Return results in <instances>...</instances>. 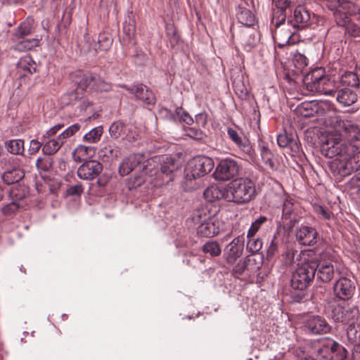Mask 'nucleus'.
<instances>
[{
    "instance_id": "obj_1",
    "label": "nucleus",
    "mask_w": 360,
    "mask_h": 360,
    "mask_svg": "<svg viewBox=\"0 0 360 360\" xmlns=\"http://www.w3.org/2000/svg\"><path fill=\"white\" fill-rule=\"evenodd\" d=\"M321 153L328 158H336L330 162L332 171L346 176L357 172L356 178L360 180V151L355 145L347 144L346 141L330 136L322 143Z\"/></svg>"
},
{
    "instance_id": "obj_2",
    "label": "nucleus",
    "mask_w": 360,
    "mask_h": 360,
    "mask_svg": "<svg viewBox=\"0 0 360 360\" xmlns=\"http://www.w3.org/2000/svg\"><path fill=\"white\" fill-rule=\"evenodd\" d=\"M306 89L312 93L334 96L338 85L330 75H326L322 68H316L307 73L303 79Z\"/></svg>"
},
{
    "instance_id": "obj_3",
    "label": "nucleus",
    "mask_w": 360,
    "mask_h": 360,
    "mask_svg": "<svg viewBox=\"0 0 360 360\" xmlns=\"http://www.w3.org/2000/svg\"><path fill=\"white\" fill-rule=\"evenodd\" d=\"M214 167L212 158L198 155L191 159L184 170L183 183L188 188L193 187L192 182L209 174Z\"/></svg>"
},
{
    "instance_id": "obj_4",
    "label": "nucleus",
    "mask_w": 360,
    "mask_h": 360,
    "mask_svg": "<svg viewBox=\"0 0 360 360\" xmlns=\"http://www.w3.org/2000/svg\"><path fill=\"white\" fill-rule=\"evenodd\" d=\"M318 266L316 259H308L298 265L292 273L291 287L295 290H304L312 283Z\"/></svg>"
},
{
    "instance_id": "obj_5",
    "label": "nucleus",
    "mask_w": 360,
    "mask_h": 360,
    "mask_svg": "<svg viewBox=\"0 0 360 360\" xmlns=\"http://www.w3.org/2000/svg\"><path fill=\"white\" fill-rule=\"evenodd\" d=\"M232 202L238 205L246 204L257 195L255 182L250 178H240L233 181L229 186Z\"/></svg>"
},
{
    "instance_id": "obj_6",
    "label": "nucleus",
    "mask_w": 360,
    "mask_h": 360,
    "mask_svg": "<svg viewBox=\"0 0 360 360\" xmlns=\"http://www.w3.org/2000/svg\"><path fill=\"white\" fill-rule=\"evenodd\" d=\"M316 355L324 360H345L347 350L341 344L330 338L319 339L314 344Z\"/></svg>"
},
{
    "instance_id": "obj_7",
    "label": "nucleus",
    "mask_w": 360,
    "mask_h": 360,
    "mask_svg": "<svg viewBox=\"0 0 360 360\" xmlns=\"http://www.w3.org/2000/svg\"><path fill=\"white\" fill-rule=\"evenodd\" d=\"M136 169L141 172L153 176L156 174L155 166L143 154L136 153L124 158L119 166V173L121 176L129 174Z\"/></svg>"
},
{
    "instance_id": "obj_8",
    "label": "nucleus",
    "mask_w": 360,
    "mask_h": 360,
    "mask_svg": "<svg viewBox=\"0 0 360 360\" xmlns=\"http://www.w3.org/2000/svg\"><path fill=\"white\" fill-rule=\"evenodd\" d=\"M297 0H272L271 8V26L278 29L288 20Z\"/></svg>"
},
{
    "instance_id": "obj_9",
    "label": "nucleus",
    "mask_w": 360,
    "mask_h": 360,
    "mask_svg": "<svg viewBox=\"0 0 360 360\" xmlns=\"http://www.w3.org/2000/svg\"><path fill=\"white\" fill-rule=\"evenodd\" d=\"M338 257L332 249H327L322 252L321 260L317 261V278L323 283L330 282L335 276L334 263H337Z\"/></svg>"
},
{
    "instance_id": "obj_10",
    "label": "nucleus",
    "mask_w": 360,
    "mask_h": 360,
    "mask_svg": "<svg viewBox=\"0 0 360 360\" xmlns=\"http://www.w3.org/2000/svg\"><path fill=\"white\" fill-rule=\"evenodd\" d=\"M304 331L311 335H322L330 333L332 326L320 315H309L303 323Z\"/></svg>"
},
{
    "instance_id": "obj_11",
    "label": "nucleus",
    "mask_w": 360,
    "mask_h": 360,
    "mask_svg": "<svg viewBox=\"0 0 360 360\" xmlns=\"http://www.w3.org/2000/svg\"><path fill=\"white\" fill-rule=\"evenodd\" d=\"M240 168L241 167L237 160L226 158L219 161L214 175L216 179L229 181L238 175Z\"/></svg>"
},
{
    "instance_id": "obj_12",
    "label": "nucleus",
    "mask_w": 360,
    "mask_h": 360,
    "mask_svg": "<svg viewBox=\"0 0 360 360\" xmlns=\"http://www.w3.org/2000/svg\"><path fill=\"white\" fill-rule=\"evenodd\" d=\"M17 160L13 157L4 158V172L1 174V179L6 185H11L20 181L25 177V171L19 166L13 165Z\"/></svg>"
},
{
    "instance_id": "obj_13",
    "label": "nucleus",
    "mask_w": 360,
    "mask_h": 360,
    "mask_svg": "<svg viewBox=\"0 0 360 360\" xmlns=\"http://www.w3.org/2000/svg\"><path fill=\"white\" fill-rule=\"evenodd\" d=\"M227 135L243 155L250 159L255 158V153L249 139L241 131L236 130L232 127H228Z\"/></svg>"
},
{
    "instance_id": "obj_14",
    "label": "nucleus",
    "mask_w": 360,
    "mask_h": 360,
    "mask_svg": "<svg viewBox=\"0 0 360 360\" xmlns=\"http://www.w3.org/2000/svg\"><path fill=\"white\" fill-rule=\"evenodd\" d=\"M288 24L296 30H304L311 25L310 11L299 1L292 10V13L288 17Z\"/></svg>"
},
{
    "instance_id": "obj_15",
    "label": "nucleus",
    "mask_w": 360,
    "mask_h": 360,
    "mask_svg": "<svg viewBox=\"0 0 360 360\" xmlns=\"http://www.w3.org/2000/svg\"><path fill=\"white\" fill-rule=\"evenodd\" d=\"M179 167L180 165L177 160L172 157H165L163 158L161 162L160 171L158 172L155 168L156 174L153 175H158V177L161 178L162 182L160 185L168 184L174 180L175 174Z\"/></svg>"
},
{
    "instance_id": "obj_16",
    "label": "nucleus",
    "mask_w": 360,
    "mask_h": 360,
    "mask_svg": "<svg viewBox=\"0 0 360 360\" xmlns=\"http://www.w3.org/2000/svg\"><path fill=\"white\" fill-rule=\"evenodd\" d=\"M354 282L346 276H340L333 284V292L335 297L340 300H350L354 294Z\"/></svg>"
},
{
    "instance_id": "obj_17",
    "label": "nucleus",
    "mask_w": 360,
    "mask_h": 360,
    "mask_svg": "<svg viewBox=\"0 0 360 360\" xmlns=\"http://www.w3.org/2000/svg\"><path fill=\"white\" fill-rule=\"evenodd\" d=\"M335 127L347 140V144L354 145L355 141H360V128L352 121L336 118Z\"/></svg>"
},
{
    "instance_id": "obj_18",
    "label": "nucleus",
    "mask_w": 360,
    "mask_h": 360,
    "mask_svg": "<svg viewBox=\"0 0 360 360\" xmlns=\"http://www.w3.org/2000/svg\"><path fill=\"white\" fill-rule=\"evenodd\" d=\"M335 127L347 140V144L354 145L355 141H360V128L352 121L336 118Z\"/></svg>"
},
{
    "instance_id": "obj_19",
    "label": "nucleus",
    "mask_w": 360,
    "mask_h": 360,
    "mask_svg": "<svg viewBox=\"0 0 360 360\" xmlns=\"http://www.w3.org/2000/svg\"><path fill=\"white\" fill-rule=\"evenodd\" d=\"M109 134L115 139L120 138L129 142L136 140L138 136L133 126L122 121L114 122L109 127Z\"/></svg>"
},
{
    "instance_id": "obj_20",
    "label": "nucleus",
    "mask_w": 360,
    "mask_h": 360,
    "mask_svg": "<svg viewBox=\"0 0 360 360\" xmlns=\"http://www.w3.org/2000/svg\"><path fill=\"white\" fill-rule=\"evenodd\" d=\"M296 240L302 245L314 246L319 239L316 228L309 224H301L295 229Z\"/></svg>"
},
{
    "instance_id": "obj_21",
    "label": "nucleus",
    "mask_w": 360,
    "mask_h": 360,
    "mask_svg": "<svg viewBox=\"0 0 360 360\" xmlns=\"http://www.w3.org/2000/svg\"><path fill=\"white\" fill-rule=\"evenodd\" d=\"M120 86L130 94H134L137 99L142 101L147 105H154L155 103L156 98L154 94L143 84L131 86L122 84Z\"/></svg>"
},
{
    "instance_id": "obj_22",
    "label": "nucleus",
    "mask_w": 360,
    "mask_h": 360,
    "mask_svg": "<svg viewBox=\"0 0 360 360\" xmlns=\"http://www.w3.org/2000/svg\"><path fill=\"white\" fill-rule=\"evenodd\" d=\"M103 165L94 160L85 161L77 169V176L84 180H92L103 171Z\"/></svg>"
},
{
    "instance_id": "obj_23",
    "label": "nucleus",
    "mask_w": 360,
    "mask_h": 360,
    "mask_svg": "<svg viewBox=\"0 0 360 360\" xmlns=\"http://www.w3.org/2000/svg\"><path fill=\"white\" fill-rule=\"evenodd\" d=\"M243 238L240 236L233 238L224 250V256L226 263L229 265H233L243 255Z\"/></svg>"
},
{
    "instance_id": "obj_24",
    "label": "nucleus",
    "mask_w": 360,
    "mask_h": 360,
    "mask_svg": "<svg viewBox=\"0 0 360 360\" xmlns=\"http://www.w3.org/2000/svg\"><path fill=\"white\" fill-rule=\"evenodd\" d=\"M298 207V203L295 202L293 199L287 198L283 204L282 219H289L288 228L292 229L299 222V218L297 216L296 210Z\"/></svg>"
},
{
    "instance_id": "obj_25",
    "label": "nucleus",
    "mask_w": 360,
    "mask_h": 360,
    "mask_svg": "<svg viewBox=\"0 0 360 360\" xmlns=\"http://www.w3.org/2000/svg\"><path fill=\"white\" fill-rule=\"evenodd\" d=\"M277 143L281 148L288 147L292 152V155H300L301 143L294 139L291 134H287L286 131L277 136Z\"/></svg>"
},
{
    "instance_id": "obj_26",
    "label": "nucleus",
    "mask_w": 360,
    "mask_h": 360,
    "mask_svg": "<svg viewBox=\"0 0 360 360\" xmlns=\"http://www.w3.org/2000/svg\"><path fill=\"white\" fill-rule=\"evenodd\" d=\"M94 74L91 72L84 74L78 71L70 75V79L74 86H77L78 89L83 91L88 87L91 88L94 82Z\"/></svg>"
},
{
    "instance_id": "obj_27",
    "label": "nucleus",
    "mask_w": 360,
    "mask_h": 360,
    "mask_svg": "<svg viewBox=\"0 0 360 360\" xmlns=\"http://www.w3.org/2000/svg\"><path fill=\"white\" fill-rule=\"evenodd\" d=\"M243 259L246 265L247 276H248L256 274L263 264L262 255H250Z\"/></svg>"
},
{
    "instance_id": "obj_28",
    "label": "nucleus",
    "mask_w": 360,
    "mask_h": 360,
    "mask_svg": "<svg viewBox=\"0 0 360 360\" xmlns=\"http://www.w3.org/2000/svg\"><path fill=\"white\" fill-rule=\"evenodd\" d=\"M236 18L240 23L246 27H252L256 22L253 13L242 4H239L236 8Z\"/></svg>"
},
{
    "instance_id": "obj_29",
    "label": "nucleus",
    "mask_w": 360,
    "mask_h": 360,
    "mask_svg": "<svg viewBox=\"0 0 360 360\" xmlns=\"http://www.w3.org/2000/svg\"><path fill=\"white\" fill-rule=\"evenodd\" d=\"M6 151L11 155L24 156L25 141L22 139L7 140L4 142Z\"/></svg>"
},
{
    "instance_id": "obj_30",
    "label": "nucleus",
    "mask_w": 360,
    "mask_h": 360,
    "mask_svg": "<svg viewBox=\"0 0 360 360\" xmlns=\"http://www.w3.org/2000/svg\"><path fill=\"white\" fill-rule=\"evenodd\" d=\"M227 195L228 193L225 188L217 186H211L206 188L203 193L205 199L209 202L225 198Z\"/></svg>"
},
{
    "instance_id": "obj_31",
    "label": "nucleus",
    "mask_w": 360,
    "mask_h": 360,
    "mask_svg": "<svg viewBox=\"0 0 360 360\" xmlns=\"http://www.w3.org/2000/svg\"><path fill=\"white\" fill-rule=\"evenodd\" d=\"M8 193V196L11 200H13L16 202H20L24 200L29 194V190L25 185L18 184L13 186L9 190L5 188V195Z\"/></svg>"
},
{
    "instance_id": "obj_32",
    "label": "nucleus",
    "mask_w": 360,
    "mask_h": 360,
    "mask_svg": "<svg viewBox=\"0 0 360 360\" xmlns=\"http://www.w3.org/2000/svg\"><path fill=\"white\" fill-rule=\"evenodd\" d=\"M197 233L202 237L211 238L219 233V228L213 221L208 220L198 226Z\"/></svg>"
},
{
    "instance_id": "obj_33",
    "label": "nucleus",
    "mask_w": 360,
    "mask_h": 360,
    "mask_svg": "<svg viewBox=\"0 0 360 360\" xmlns=\"http://www.w3.org/2000/svg\"><path fill=\"white\" fill-rule=\"evenodd\" d=\"M18 68L22 71L25 76L32 75L37 70V64L30 56L21 58L18 63Z\"/></svg>"
},
{
    "instance_id": "obj_34",
    "label": "nucleus",
    "mask_w": 360,
    "mask_h": 360,
    "mask_svg": "<svg viewBox=\"0 0 360 360\" xmlns=\"http://www.w3.org/2000/svg\"><path fill=\"white\" fill-rule=\"evenodd\" d=\"M337 101L344 106H350L357 101V94L349 89H342L338 92Z\"/></svg>"
},
{
    "instance_id": "obj_35",
    "label": "nucleus",
    "mask_w": 360,
    "mask_h": 360,
    "mask_svg": "<svg viewBox=\"0 0 360 360\" xmlns=\"http://www.w3.org/2000/svg\"><path fill=\"white\" fill-rule=\"evenodd\" d=\"M344 318L345 320L342 323L348 326H357V327H360V312L357 307L346 310Z\"/></svg>"
},
{
    "instance_id": "obj_36",
    "label": "nucleus",
    "mask_w": 360,
    "mask_h": 360,
    "mask_svg": "<svg viewBox=\"0 0 360 360\" xmlns=\"http://www.w3.org/2000/svg\"><path fill=\"white\" fill-rule=\"evenodd\" d=\"M39 44L40 39H39L32 38L22 39L18 41L15 45H13V49L18 52L27 51L32 50L35 47L39 46Z\"/></svg>"
},
{
    "instance_id": "obj_37",
    "label": "nucleus",
    "mask_w": 360,
    "mask_h": 360,
    "mask_svg": "<svg viewBox=\"0 0 360 360\" xmlns=\"http://www.w3.org/2000/svg\"><path fill=\"white\" fill-rule=\"evenodd\" d=\"M340 82L343 86L359 88L360 84L359 77L353 71H345L340 77Z\"/></svg>"
},
{
    "instance_id": "obj_38",
    "label": "nucleus",
    "mask_w": 360,
    "mask_h": 360,
    "mask_svg": "<svg viewBox=\"0 0 360 360\" xmlns=\"http://www.w3.org/2000/svg\"><path fill=\"white\" fill-rule=\"evenodd\" d=\"M165 110L171 114V117L174 121L178 120L179 122H184L188 125H191L194 122L193 117L182 107H177L174 113H172L170 110L166 108Z\"/></svg>"
},
{
    "instance_id": "obj_39",
    "label": "nucleus",
    "mask_w": 360,
    "mask_h": 360,
    "mask_svg": "<svg viewBox=\"0 0 360 360\" xmlns=\"http://www.w3.org/2000/svg\"><path fill=\"white\" fill-rule=\"evenodd\" d=\"M63 144V141L59 139L58 136L57 139H52L46 141L42 146V152L47 155H53L58 151Z\"/></svg>"
},
{
    "instance_id": "obj_40",
    "label": "nucleus",
    "mask_w": 360,
    "mask_h": 360,
    "mask_svg": "<svg viewBox=\"0 0 360 360\" xmlns=\"http://www.w3.org/2000/svg\"><path fill=\"white\" fill-rule=\"evenodd\" d=\"M338 6L342 8L350 17L351 16H360V4L357 3L351 2L346 0H338ZM357 20H360V17L357 18Z\"/></svg>"
},
{
    "instance_id": "obj_41",
    "label": "nucleus",
    "mask_w": 360,
    "mask_h": 360,
    "mask_svg": "<svg viewBox=\"0 0 360 360\" xmlns=\"http://www.w3.org/2000/svg\"><path fill=\"white\" fill-rule=\"evenodd\" d=\"M202 251L211 257H216L221 255V248L216 240H209L201 248Z\"/></svg>"
},
{
    "instance_id": "obj_42",
    "label": "nucleus",
    "mask_w": 360,
    "mask_h": 360,
    "mask_svg": "<svg viewBox=\"0 0 360 360\" xmlns=\"http://www.w3.org/2000/svg\"><path fill=\"white\" fill-rule=\"evenodd\" d=\"M205 259L202 255L194 254L192 252L185 254V259L184 263L189 267L197 269L202 264H204Z\"/></svg>"
},
{
    "instance_id": "obj_43",
    "label": "nucleus",
    "mask_w": 360,
    "mask_h": 360,
    "mask_svg": "<svg viewBox=\"0 0 360 360\" xmlns=\"http://www.w3.org/2000/svg\"><path fill=\"white\" fill-rule=\"evenodd\" d=\"M91 89L98 92H108L112 89V84L105 82L96 73H94Z\"/></svg>"
},
{
    "instance_id": "obj_44",
    "label": "nucleus",
    "mask_w": 360,
    "mask_h": 360,
    "mask_svg": "<svg viewBox=\"0 0 360 360\" xmlns=\"http://www.w3.org/2000/svg\"><path fill=\"white\" fill-rule=\"evenodd\" d=\"M103 134V127L102 126H98L85 134L82 140L83 141L89 143H97L101 140Z\"/></svg>"
},
{
    "instance_id": "obj_45",
    "label": "nucleus",
    "mask_w": 360,
    "mask_h": 360,
    "mask_svg": "<svg viewBox=\"0 0 360 360\" xmlns=\"http://www.w3.org/2000/svg\"><path fill=\"white\" fill-rule=\"evenodd\" d=\"M91 152L94 153L93 147L79 145L72 152V156L76 162H80L87 158Z\"/></svg>"
},
{
    "instance_id": "obj_46",
    "label": "nucleus",
    "mask_w": 360,
    "mask_h": 360,
    "mask_svg": "<svg viewBox=\"0 0 360 360\" xmlns=\"http://www.w3.org/2000/svg\"><path fill=\"white\" fill-rule=\"evenodd\" d=\"M166 36L171 48L174 49L179 44L180 37L173 24H167L166 25Z\"/></svg>"
},
{
    "instance_id": "obj_47",
    "label": "nucleus",
    "mask_w": 360,
    "mask_h": 360,
    "mask_svg": "<svg viewBox=\"0 0 360 360\" xmlns=\"http://www.w3.org/2000/svg\"><path fill=\"white\" fill-rule=\"evenodd\" d=\"M330 317L335 323H342L345 319L344 315L346 310L345 307L340 304H333L330 305Z\"/></svg>"
},
{
    "instance_id": "obj_48",
    "label": "nucleus",
    "mask_w": 360,
    "mask_h": 360,
    "mask_svg": "<svg viewBox=\"0 0 360 360\" xmlns=\"http://www.w3.org/2000/svg\"><path fill=\"white\" fill-rule=\"evenodd\" d=\"M112 42L113 38L109 32H101L98 37V49L106 51L111 47Z\"/></svg>"
},
{
    "instance_id": "obj_49",
    "label": "nucleus",
    "mask_w": 360,
    "mask_h": 360,
    "mask_svg": "<svg viewBox=\"0 0 360 360\" xmlns=\"http://www.w3.org/2000/svg\"><path fill=\"white\" fill-rule=\"evenodd\" d=\"M33 22L34 20L29 18L22 22L18 27L15 34V36L19 39H22L25 37L29 35L32 32Z\"/></svg>"
},
{
    "instance_id": "obj_50",
    "label": "nucleus",
    "mask_w": 360,
    "mask_h": 360,
    "mask_svg": "<svg viewBox=\"0 0 360 360\" xmlns=\"http://www.w3.org/2000/svg\"><path fill=\"white\" fill-rule=\"evenodd\" d=\"M263 243L259 238L252 236L248 238L246 250L252 253L251 255H260L259 250L262 248Z\"/></svg>"
},
{
    "instance_id": "obj_51",
    "label": "nucleus",
    "mask_w": 360,
    "mask_h": 360,
    "mask_svg": "<svg viewBox=\"0 0 360 360\" xmlns=\"http://www.w3.org/2000/svg\"><path fill=\"white\" fill-rule=\"evenodd\" d=\"M342 9V8H338L334 13V18L337 25L340 27H344L345 28L351 22L350 16Z\"/></svg>"
},
{
    "instance_id": "obj_52",
    "label": "nucleus",
    "mask_w": 360,
    "mask_h": 360,
    "mask_svg": "<svg viewBox=\"0 0 360 360\" xmlns=\"http://www.w3.org/2000/svg\"><path fill=\"white\" fill-rule=\"evenodd\" d=\"M347 337L348 341L354 347L360 345V327H357V326H348Z\"/></svg>"
},
{
    "instance_id": "obj_53",
    "label": "nucleus",
    "mask_w": 360,
    "mask_h": 360,
    "mask_svg": "<svg viewBox=\"0 0 360 360\" xmlns=\"http://www.w3.org/2000/svg\"><path fill=\"white\" fill-rule=\"evenodd\" d=\"M22 207L20 202L11 200L10 202L5 204L1 209V214L6 217H11L16 214L18 210Z\"/></svg>"
},
{
    "instance_id": "obj_54",
    "label": "nucleus",
    "mask_w": 360,
    "mask_h": 360,
    "mask_svg": "<svg viewBox=\"0 0 360 360\" xmlns=\"http://www.w3.org/2000/svg\"><path fill=\"white\" fill-rule=\"evenodd\" d=\"M268 221V218L265 216H259L252 224L248 231L247 238L256 236L257 233L261 226Z\"/></svg>"
},
{
    "instance_id": "obj_55",
    "label": "nucleus",
    "mask_w": 360,
    "mask_h": 360,
    "mask_svg": "<svg viewBox=\"0 0 360 360\" xmlns=\"http://www.w3.org/2000/svg\"><path fill=\"white\" fill-rule=\"evenodd\" d=\"M81 129V124L75 123L66 128L60 135L59 139H62L64 143L66 141L76 134Z\"/></svg>"
},
{
    "instance_id": "obj_56",
    "label": "nucleus",
    "mask_w": 360,
    "mask_h": 360,
    "mask_svg": "<svg viewBox=\"0 0 360 360\" xmlns=\"http://www.w3.org/2000/svg\"><path fill=\"white\" fill-rule=\"evenodd\" d=\"M257 41L254 34H245L241 38V44L246 51H250L256 46Z\"/></svg>"
},
{
    "instance_id": "obj_57",
    "label": "nucleus",
    "mask_w": 360,
    "mask_h": 360,
    "mask_svg": "<svg viewBox=\"0 0 360 360\" xmlns=\"http://www.w3.org/2000/svg\"><path fill=\"white\" fill-rule=\"evenodd\" d=\"M145 174L142 173L139 175H134L131 177L127 183V187L129 190L136 189V188L141 186L146 181V178L144 177ZM146 176H149L148 174H146Z\"/></svg>"
},
{
    "instance_id": "obj_58",
    "label": "nucleus",
    "mask_w": 360,
    "mask_h": 360,
    "mask_svg": "<svg viewBox=\"0 0 360 360\" xmlns=\"http://www.w3.org/2000/svg\"><path fill=\"white\" fill-rule=\"evenodd\" d=\"M101 153L104 157H106L109 159L115 158L120 154L119 148L115 145L111 144H108L103 147L101 150Z\"/></svg>"
},
{
    "instance_id": "obj_59",
    "label": "nucleus",
    "mask_w": 360,
    "mask_h": 360,
    "mask_svg": "<svg viewBox=\"0 0 360 360\" xmlns=\"http://www.w3.org/2000/svg\"><path fill=\"white\" fill-rule=\"evenodd\" d=\"M186 131V135L194 140L202 141L206 137L205 134L201 129L194 127H188Z\"/></svg>"
},
{
    "instance_id": "obj_60",
    "label": "nucleus",
    "mask_w": 360,
    "mask_h": 360,
    "mask_svg": "<svg viewBox=\"0 0 360 360\" xmlns=\"http://www.w3.org/2000/svg\"><path fill=\"white\" fill-rule=\"evenodd\" d=\"M53 162L50 158H38L36 167L39 170L48 172L52 167Z\"/></svg>"
},
{
    "instance_id": "obj_61",
    "label": "nucleus",
    "mask_w": 360,
    "mask_h": 360,
    "mask_svg": "<svg viewBox=\"0 0 360 360\" xmlns=\"http://www.w3.org/2000/svg\"><path fill=\"white\" fill-rule=\"evenodd\" d=\"M123 32L130 39L136 32V25L134 20L129 19L123 23Z\"/></svg>"
},
{
    "instance_id": "obj_62",
    "label": "nucleus",
    "mask_w": 360,
    "mask_h": 360,
    "mask_svg": "<svg viewBox=\"0 0 360 360\" xmlns=\"http://www.w3.org/2000/svg\"><path fill=\"white\" fill-rule=\"evenodd\" d=\"M293 61L295 66L299 69H302L308 65V58L303 54L296 51L293 54Z\"/></svg>"
},
{
    "instance_id": "obj_63",
    "label": "nucleus",
    "mask_w": 360,
    "mask_h": 360,
    "mask_svg": "<svg viewBox=\"0 0 360 360\" xmlns=\"http://www.w3.org/2000/svg\"><path fill=\"white\" fill-rule=\"evenodd\" d=\"M231 274L238 278L242 275L247 276L246 265L244 259H240L232 269Z\"/></svg>"
},
{
    "instance_id": "obj_64",
    "label": "nucleus",
    "mask_w": 360,
    "mask_h": 360,
    "mask_svg": "<svg viewBox=\"0 0 360 360\" xmlns=\"http://www.w3.org/2000/svg\"><path fill=\"white\" fill-rule=\"evenodd\" d=\"M345 33L352 37H360V26L351 22L345 28Z\"/></svg>"
}]
</instances>
